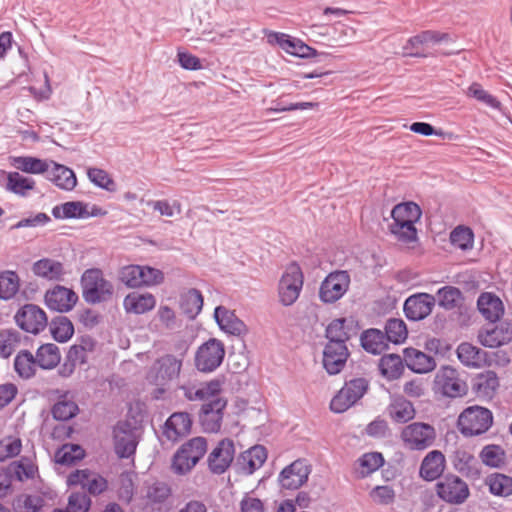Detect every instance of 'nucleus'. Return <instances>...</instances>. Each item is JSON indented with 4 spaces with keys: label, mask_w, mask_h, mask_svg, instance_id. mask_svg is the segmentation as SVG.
Segmentation results:
<instances>
[{
    "label": "nucleus",
    "mask_w": 512,
    "mask_h": 512,
    "mask_svg": "<svg viewBox=\"0 0 512 512\" xmlns=\"http://www.w3.org/2000/svg\"><path fill=\"white\" fill-rule=\"evenodd\" d=\"M119 277L126 286L139 287L142 285L160 283L163 279V274L158 269L139 265H128L121 269Z\"/></svg>",
    "instance_id": "nucleus-16"
},
{
    "label": "nucleus",
    "mask_w": 512,
    "mask_h": 512,
    "mask_svg": "<svg viewBox=\"0 0 512 512\" xmlns=\"http://www.w3.org/2000/svg\"><path fill=\"white\" fill-rule=\"evenodd\" d=\"M17 325L24 331L38 334L48 323L46 313L35 304L24 305L15 315Z\"/></svg>",
    "instance_id": "nucleus-17"
},
{
    "label": "nucleus",
    "mask_w": 512,
    "mask_h": 512,
    "mask_svg": "<svg viewBox=\"0 0 512 512\" xmlns=\"http://www.w3.org/2000/svg\"><path fill=\"white\" fill-rule=\"evenodd\" d=\"M9 469L14 479L20 482L33 478L36 472L34 463L28 458L13 462L9 465Z\"/></svg>",
    "instance_id": "nucleus-57"
},
{
    "label": "nucleus",
    "mask_w": 512,
    "mask_h": 512,
    "mask_svg": "<svg viewBox=\"0 0 512 512\" xmlns=\"http://www.w3.org/2000/svg\"><path fill=\"white\" fill-rule=\"evenodd\" d=\"M304 276L297 263H291L286 267L278 285L279 301L284 306H290L299 298L303 287Z\"/></svg>",
    "instance_id": "nucleus-9"
},
{
    "label": "nucleus",
    "mask_w": 512,
    "mask_h": 512,
    "mask_svg": "<svg viewBox=\"0 0 512 512\" xmlns=\"http://www.w3.org/2000/svg\"><path fill=\"white\" fill-rule=\"evenodd\" d=\"M207 442L204 437H194L184 443L175 453L172 470L179 475L188 473L204 456Z\"/></svg>",
    "instance_id": "nucleus-5"
},
{
    "label": "nucleus",
    "mask_w": 512,
    "mask_h": 512,
    "mask_svg": "<svg viewBox=\"0 0 512 512\" xmlns=\"http://www.w3.org/2000/svg\"><path fill=\"white\" fill-rule=\"evenodd\" d=\"M477 307L483 317L492 323L499 320L504 313V306L500 298L489 292L479 296Z\"/></svg>",
    "instance_id": "nucleus-30"
},
{
    "label": "nucleus",
    "mask_w": 512,
    "mask_h": 512,
    "mask_svg": "<svg viewBox=\"0 0 512 512\" xmlns=\"http://www.w3.org/2000/svg\"><path fill=\"white\" fill-rule=\"evenodd\" d=\"M224 358V346L217 339H209L203 343L195 354V366L201 372H212Z\"/></svg>",
    "instance_id": "nucleus-15"
},
{
    "label": "nucleus",
    "mask_w": 512,
    "mask_h": 512,
    "mask_svg": "<svg viewBox=\"0 0 512 512\" xmlns=\"http://www.w3.org/2000/svg\"><path fill=\"white\" fill-rule=\"evenodd\" d=\"M20 287V279L13 271H4L0 273V299H12Z\"/></svg>",
    "instance_id": "nucleus-51"
},
{
    "label": "nucleus",
    "mask_w": 512,
    "mask_h": 512,
    "mask_svg": "<svg viewBox=\"0 0 512 512\" xmlns=\"http://www.w3.org/2000/svg\"><path fill=\"white\" fill-rule=\"evenodd\" d=\"M347 319L339 318L334 319L326 328L327 343L330 344H346L350 339V334L347 326Z\"/></svg>",
    "instance_id": "nucleus-46"
},
{
    "label": "nucleus",
    "mask_w": 512,
    "mask_h": 512,
    "mask_svg": "<svg viewBox=\"0 0 512 512\" xmlns=\"http://www.w3.org/2000/svg\"><path fill=\"white\" fill-rule=\"evenodd\" d=\"M369 383L365 378H354L347 382L332 398L330 408L333 412L342 413L348 410L367 392Z\"/></svg>",
    "instance_id": "nucleus-10"
},
{
    "label": "nucleus",
    "mask_w": 512,
    "mask_h": 512,
    "mask_svg": "<svg viewBox=\"0 0 512 512\" xmlns=\"http://www.w3.org/2000/svg\"><path fill=\"white\" fill-rule=\"evenodd\" d=\"M438 303L445 309H453L461 299V291L453 286H445L438 290Z\"/></svg>",
    "instance_id": "nucleus-59"
},
{
    "label": "nucleus",
    "mask_w": 512,
    "mask_h": 512,
    "mask_svg": "<svg viewBox=\"0 0 512 512\" xmlns=\"http://www.w3.org/2000/svg\"><path fill=\"white\" fill-rule=\"evenodd\" d=\"M371 500L378 505H391L396 498L395 490L389 485L375 486L370 492Z\"/></svg>",
    "instance_id": "nucleus-60"
},
{
    "label": "nucleus",
    "mask_w": 512,
    "mask_h": 512,
    "mask_svg": "<svg viewBox=\"0 0 512 512\" xmlns=\"http://www.w3.org/2000/svg\"><path fill=\"white\" fill-rule=\"evenodd\" d=\"M156 305V299L151 293L137 291L129 293L123 301L127 313L144 314L152 310Z\"/></svg>",
    "instance_id": "nucleus-31"
},
{
    "label": "nucleus",
    "mask_w": 512,
    "mask_h": 512,
    "mask_svg": "<svg viewBox=\"0 0 512 512\" xmlns=\"http://www.w3.org/2000/svg\"><path fill=\"white\" fill-rule=\"evenodd\" d=\"M202 307L203 297L197 289H188L180 295V308L189 319H195Z\"/></svg>",
    "instance_id": "nucleus-40"
},
{
    "label": "nucleus",
    "mask_w": 512,
    "mask_h": 512,
    "mask_svg": "<svg viewBox=\"0 0 512 512\" xmlns=\"http://www.w3.org/2000/svg\"><path fill=\"white\" fill-rule=\"evenodd\" d=\"M78 300L74 291L64 286L57 285L45 294V303L51 310L57 312L70 311Z\"/></svg>",
    "instance_id": "nucleus-23"
},
{
    "label": "nucleus",
    "mask_w": 512,
    "mask_h": 512,
    "mask_svg": "<svg viewBox=\"0 0 512 512\" xmlns=\"http://www.w3.org/2000/svg\"><path fill=\"white\" fill-rule=\"evenodd\" d=\"M87 175L89 180L96 186L110 192L115 191V182L106 171L99 168H89L87 170Z\"/></svg>",
    "instance_id": "nucleus-61"
},
{
    "label": "nucleus",
    "mask_w": 512,
    "mask_h": 512,
    "mask_svg": "<svg viewBox=\"0 0 512 512\" xmlns=\"http://www.w3.org/2000/svg\"><path fill=\"white\" fill-rule=\"evenodd\" d=\"M36 359L28 350H21L14 359V369L19 377L29 379L35 375Z\"/></svg>",
    "instance_id": "nucleus-44"
},
{
    "label": "nucleus",
    "mask_w": 512,
    "mask_h": 512,
    "mask_svg": "<svg viewBox=\"0 0 512 512\" xmlns=\"http://www.w3.org/2000/svg\"><path fill=\"white\" fill-rule=\"evenodd\" d=\"M492 424V412L477 405L465 408L457 420V428L465 437L482 435L490 429Z\"/></svg>",
    "instance_id": "nucleus-4"
},
{
    "label": "nucleus",
    "mask_w": 512,
    "mask_h": 512,
    "mask_svg": "<svg viewBox=\"0 0 512 512\" xmlns=\"http://www.w3.org/2000/svg\"><path fill=\"white\" fill-rule=\"evenodd\" d=\"M457 356L462 364L479 368L486 363V352L470 343H461L457 348Z\"/></svg>",
    "instance_id": "nucleus-37"
},
{
    "label": "nucleus",
    "mask_w": 512,
    "mask_h": 512,
    "mask_svg": "<svg viewBox=\"0 0 512 512\" xmlns=\"http://www.w3.org/2000/svg\"><path fill=\"white\" fill-rule=\"evenodd\" d=\"M52 214L56 219L84 218L88 216L86 206L79 201L57 205L52 209Z\"/></svg>",
    "instance_id": "nucleus-45"
},
{
    "label": "nucleus",
    "mask_w": 512,
    "mask_h": 512,
    "mask_svg": "<svg viewBox=\"0 0 512 512\" xmlns=\"http://www.w3.org/2000/svg\"><path fill=\"white\" fill-rule=\"evenodd\" d=\"M20 342V334L14 329H6L0 332V356L8 358Z\"/></svg>",
    "instance_id": "nucleus-56"
},
{
    "label": "nucleus",
    "mask_w": 512,
    "mask_h": 512,
    "mask_svg": "<svg viewBox=\"0 0 512 512\" xmlns=\"http://www.w3.org/2000/svg\"><path fill=\"white\" fill-rule=\"evenodd\" d=\"M435 492L442 501L451 505H461L470 496L468 484L453 473H447L438 480Z\"/></svg>",
    "instance_id": "nucleus-7"
},
{
    "label": "nucleus",
    "mask_w": 512,
    "mask_h": 512,
    "mask_svg": "<svg viewBox=\"0 0 512 512\" xmlns=\"http://www.w3.org/2000/svg\"><path fill=\"white\" fill-rule=\"evenodd\" d=\"M50 330L54 339L59 342L68 341L74 333L73 324L65 316L55 318L50 324Z\"/></svg>",
    "instance_id": "nucleus-53"
},
{
    "label": "nucleus",
    "mask_w": 512,
    "mask_h": 512,
    "mask_svg": "<svg viewBox=\"0 0 512 512\" xmlns=\"http://www.w3.org/2000/svg\"><path fill=\"white\" fill-rule=\"evenodd\" d=\"M204 401L200 413V423L205 432L215 433L221 429L224 410V399L222 397V382L212 380L198 388L194 397Z\"/></svg>",
    "instance_id": "nucleus-1"
},
{
    "label": "nucleus",
    "mask_w": 512,
    "mask_h": 512,
    "mask_svg": "<svg viewBox=\"0 0 512 512\" xmlns=\"http://www.w3.org/2000/svg\"><path fill=\"white\" fill-rule=\"evenodd\" d=\"M35 187L32 178L25 177L18 172H10L7 177V189L17 195L26 196Z\"/></svg>",
    "instance_id": "nucleus-50"
},
{
    "label": "nucleus",
    "mask_w": 512,
    "mask_h": 512,
    "mask_svg": "<svg viewBox=\"0 0 512 512\" xmlns=\"http://www.w3.org/2000/svg\"><path fill=\"white\" fill-rule=\"evenodd\" d=\"M400 437L408 449L422 451L434 444L436 430L428 423L413 422L402 429Z\"/></svg>",
    "instance_id": "nucleus-8"
},
{
    "label": "nucleus",
    "mask_w": 512,
    "mask_h": 512,
    "mask_svg": "<svg viewBox=\"0 0 512 512\" xmlns=\"http://www.w3.org/2000/svg\"><path fill=\"white\" fill-rule=\"evenodd\" d=\"M67 484L69 486L80 485L93 495L104 492L108 486L107 480L103 476L88 469L72 472L67 478Z\"/></svg>",
    "instance_id": "nucleus-20"
},
{
    "label": "nucleus",
    "mask_w": 512,
    "mask_h": 512,
    "mask_svg": "<svg viewBox=\"0 0 512 512\" xmlns=\"http://www.w3.org/2000/svg\"><path fill=\"white\" fill-rule=\"evenodd\" d=\"M34 357L37 365L42 369H53L61 360L60 350L58 346L53 343L41 345L37 349Z\"/></svg>",
    "instance_id": "nucleus-42"
},
{
    "label": "nucleus",
    "mask_w": 512,
    "mask_h": 512,
    "mask_svg": "<svg viewBox=\"0 0 512 512\" xmlns=\"http://www.w3.org/2000/svg\"><path fill=\"white\" fill-rule=\"evenodd\" d=\"M435 305V297L428 293L409 296L404 303V313L409 320L419 321L426 318Z\"/></svg>",
    "instance_id": "nucleus-22"
},
{
    "label": "nucleus",
    "mask_w": 512,
    "mask_h": 512,
    "mask_svg": "<svg viewBox=\"0 0 512 512\" xmlns=\"http://www.w3.org/2000/svg\"><path fill=\"white\" fill-rule=\"evenodd\" d=\"M91 500L85 492H75L69 496L68 512H88Z\"/></svg>",
    "instance_id": "nucleus-64"
},
{
    "label": "nucleus",
    "mask_w": 512,
    "mask_h": 512,
    "mask_svg": "<svg viewBox=\"0 0 512 512\" xmlns=\"http://www.w3.org/2000/svg\"><path fill=\"white\" fill-rule=\"evenodd\" d=\"M478 339L483 346L490 348L505 345L512 340V325L501 323L487 326L479 331Z\"/></svg>",
    "instance_id": "nucleus-24"
},
{
    "label": "nucleus",
    "mask_w": 512,
    "mask_h": 512,
    "mask_svg": "<svg viewBox=\"0 0 512 512\" xmlns=\"http://www.w3.org/2000/svg\"><path fill=\"white\" fill-rule=\"evenodd\" d=\"M451 39L448 33H442L434 30H425L410 37L403 47L404 55L416 58H424L426 54L420 52V47L428 44H438L447 42Z\"/></svg>",
    "instance_id": "nucleus-19"
},
{
    "label": "nucleus",
    "mask_w": 512,
    "mask_h": 512,
    "mask_svg": "<svg viewBox=\"0 0 512 512\" xmlns=\"http://www.w3.org/2000/svg\"><path fill=\"white\" fill-rule=\"evenodd\" d=\"M171 497V488L165 482L147 484L141 491L138 506L144 512H161Z\"/></svg>",
    "instance_id": "nucleus-11"
},
{
    "label": "nucleus",
    "mask_w": 512,
    "mask_h": 512,
    "mask_svg": "<svg viewBox=\"0 0 512 512\" xmlns=\"http://www.w3.org/2000/svg\"><path fill=\"white\" fill-rule=\"evenodd\" d=\"M403 355L406 366L415 373L425 374L436 367L435 359L418 349L405 348Z\"/></svg>",
    "instance_id": "nucleus-28"
},
{
    "label": "nucleus",
    "mask_w": 512,
    "mask_h": 512,
    "mask_svg": "<svg viewBox=\"0 0 512 512\" xmlns=\"http://www.w3.org/2000/svg\"><path fill=\"white\" fill-rule=\"evenodd\" d=\"M434 392L449 398L461 397L466 394L467 386L459 378L456 369L450 366L441 367L434 379Z\"/></svg>",
    "instance_id": "nucleus-12"
},
{
    "label": "nucleus",
    "mask_w": 512,
    "mask_h": 512,
    "mask_svg": "<svg viewBox=\"0 0 512 512\" xmlns=\"http://www.w3.org/2000/svg\"><path fill=\"white\" fill-rule=\"evenodd\" d=\"M248 334L246 324L235 315L234 311L226 310V345L231 343L233 338H241Z\"/></svg>",
    "instance_id": "nucleus-49"
},
{
    "label": "nucleus",
    "mask_w": 512,
    "mask_h": 512,
    "mask_svg": "<svg viewBox=\"0 0 512 512\" xmlns=\"http://www.w3.org/2000/svg\"><path fill=\"white\" fill-rule=\"evenodd\" d=\"M79 412V407L74 400L73 395L65 392L59 396L58 400L52 407V415L60 421H67L75 417Z\"/></svg>",
    "instance_id": "nucleus-38"
},
{
    "label": "nucleus",
    "mask_w": 512,
    "mask_h": 512,
    "mask_svg": "<svg viewBox=\"0 0 512 512\" xmlns=\"http://www.w3.org/2000/svg\"><path fill=\"white\" fill-rule=\"evenodd\" d=\"M11 164L18 170L30 174H42L49 171L50 161L32 156L13 157Z\"/></svg>",
    "instance_id": "nucleus-41"
},
{
    "label": "nucleus",
    "mask_w": 512,
    "mask_h": 512,
    "mask_svg": "<svg viewBox=\"0 0 512 512\" xmlns=\"http://www.w3.org/2000/svg\"><path fill=\"white\" fill-rule=\"evenodd\" d=\"M383 333L388 343L399 344L407 338V327L403 320L391 318L386 322Z\"/></svg>",
    "instance_id": "nucleus-52"
},
{
    "label": "nucleus",
    "mask_w": 512,
    "mask_h": 512,
    "mask_svg": "<svg viewBox=\"0 0 512 512\" xmlns=\"http://www.w3.org/2000/svg\"><path fill=\"white\" fill-rule=\"evenodd\" d=\"M310 472L311 469L307 462L297 459L281 471L278 481L282 488L296 490L307 482Z\"/></svg>",
    "instance_id": "nucleus-18"
},
{
    "label": "nucleus",
    "mask_w": 512,
    "mask_h": 512,
    "mask_svg": "<svg viewBox=\"0 0 512 512\" xmlns=\"http://www.w3.org/2000/svg\"><path fill=\"white\" fill-rule=\"evenodd\" d=\"M387 414L396 423H407L415 417L413 404L404 397H396L387 407Z\"/></svg>",
    "instance_id": "nucleus-35"
},
{
    "label": "nucleus",
    "mask_w": 512,
    "mask_h": 512,
    "mask_svg": "<svg viewBox=\"0 0 512 512\" xmlns=\"http://www.w3.org/2000/svg\"><path fill=\"white\" fill-rule=\"evenodd\" d=\"M384 464L383 455L379 452H369L359 457L353 466L358 479H363L378 470Z\"/></svg>",
    "instance_id": "nucleus-34"
},
{
    "label": "nucleus",
    "mask_w": 512,
    "mask_h": 512,
    "mask_svg": "<svg viewBox=\"0 0 512 512\" xmlns=\"http://www.w3.org/2000/svg\"><path fill=\"white\" fill-rule=\"evenodd\" d=\"M83 297L89 303L106 301L113 294V285L103 277L98 268L86 270L81 278Z\"/></svg>",
    "instance_id": "nucleus-6"
},
{
    "label": "nucleus",
    "mask_w": 512,
    "mask_h": 512,
    "mask_svg": "<svg viewBox=\"0 0 512 512\" xmlns=\"http://www.w3.org/2000/svg\"><path fill=\"white\" fill-rule=\"evenodd\" d=\"M50 163L51 166L49 171H47V178L60 189L67 191L73 190L77 184L73 170L54 161H50Z\"/></svg>",
    "instance_id": "nucleus-33"
},
{
    "label": "nucleus",
    "mask_w": 512,
    "mask_h": 512,
    "mask_svg": "<svg viewBox=\"0 0 512 512\" xmlns=\"http://www.w3.org/2000/svg\"><path fill=\"white\" fill-rule=\"evenodd\" d=\"M139 442L138 430L128 422H119L113 429V444L119 458H131Z\"/></svg>",
    "instance_id": "nucleus-14"
},
{
    "label": "nucleus",
    "mask_w": 512,
    "mask_h": 512,
    "mask_svg": "<svg viewBox=\"0 0 512 512\" xmlns=\"http://www.w3.org/2000/svg\"><path fill=\"white\" fill-rule=\"evenodd\" d=\"M467 95L494 109H498L501 105L493 95L484 90L478 83H473L469 86Z\"/></svg>",
    "instance_id": "nucleus-62"
},
{
    "label": "nucleus",
    "mask_w": 512,
    "mask_h": 512,
    "mask_svg": "<svg viewBox=\"0 0 512 512\" xmlns=\"http://www.w3.org/2000/svg\"><path fill=\"white\" fill-rule=\"evenodd\" d=\"M450 240L461 250H468L473 246L474 235L470 228L458 226L451 232Z\"/></svg>",
    "instance_id": "nucleus-58"
},
{
    "label": "nucleus",
    "mask_w": 512,
    "mask_h": 512,
    "mask_svg": "<svg viewBox=\"0 0 512 512\" xmlns=\"http://www.w3.org/2000/svg\"><path fill=\"white\" fill-rule=\"evenodd\" d=\"M349 351L346 344L327 343L323 351V365L330 375L338 374L345 366Z\"/></svg>",
    "instance_id": "nucleus-26"
},
{
    "label": "nucleus",
    "mask_w": 512,
    "mask_h": 512,
    "mask_svg": "<svg viewBox=\"0 0 512 512\" xmlns=\"http://www.w3.org/2000/svg\"><path fill=\"white\" fill-rule=\"evenodd\" d=\"M421 214L420 207L414 202L397 204L391 211L393 222L389 225L390 233L402 243L416 241L415 223L420 219Z\"/></svg>",
    "instance_id": "nucleus-3"
},
{
    "label": "nucleus",
    "mask_w": 512,
    "mask_h": 512,
    "mask_svg": "<svg viewBox=\"0 0 512 512\" xmlns=\"http://www.w3.org/2000/svg\"><path fill=\"white\" fill-rule=\"evenodd\" d=\"M84 457V450L76 444H65L55 454L56 462L71 465Z\"/></svg>",
    "instance_id": "nucleus-54"
},
{
    "label": "nucleus",
    "mask_w": 512,
    "mask_h": 512,
    "mask_svg": "<svg viewBox=\"0 0 512 512\" xmlns=\"http://www.w3.org/2000/svg\"><path fill=\"white\" fill-rule=\"evenodd\" d=\"M403 360L404 358L394 353L382 356L379 360L381 374L389 380L399 378L404 369Z\"/></svg>",
    "instance_id": "nucleus-43"
},
{
    "label": "nucleus",
    "mask_w": 512,
    "mask_h": 512,
    "mask_svg": "<svg viewBox=\"0 0 512 512\" xmlns=\"http://www.w3.org/2000/svg\"><path fill=\"white\" fill-rule=\"evenodd\" d=\"M192 420L186 412H175L165 422L163 435L172 442L188 435Z\"/></svg>",
    "instance_id": "nucleus-27"
},
{
    "label": "nucleus",
    "mask_w": 512,
    "mask_h": 512,
    "mask_svg": "<svg viewBox=\"0 0 512 512\" xmlns=\"http://www.w3.org/2000/svg\"><path fill=\"white\" fill-rule=\"evenodd\" d=\"M363 349L372 354H381L388 348V341L384 333L379 329H368L361 335Z\"/></svg>",
    "instance_id": "nucleus-39"
},
{
    "label": "nucleus",
    "mask_w": 512,
    "mask_h": 512,
    "mask_svg": "<svg viewBox=\"0 0 512 512\" xmlns=\"http://www.w3.org/2000/svg\"><path fill=\"white\" fill-rule=\"evenodd\" d=\"M499 386L495 372L487 371L474 378L472 389L479 398L491 399Z\"/></svg>",
    "instance_id": "nucleus-36"
},
{
    "label": "nucleus",
    "mask_w": 512,
    "mask_h": 512,
    "mask_svg": "<svg viewBox=\"0 0 512 512\" xmlns=\"http://www.w3.org/2000/svg\"><path fill=\"white\" fill-rule=\"evenodd\" d=\"M22 448L19 438L8 436L0 440V461L17 456Z\"/></svg>",
    "instance_id": "nucleus-63"
},
{
    "label": "nucleus",
    "mask_w": 512,
    "mask_h": 512,
    "mask_svg": "<svg viewBox=\"0 0 512 512\" xmlns=\"http://www.w3.org/2000/svg\"><path fill=\"white\" fill-rule=\"evenodd\" d=\"M228 350L227 368L231 372L228 380L232 392H241L250 386L254 389V383L250 382L249 376L245 373L249 358L244 339L233 338L231 343L226 345Z\"/></svg>",
    "instance_id": "nucleus-2"
},
{
    "label": "nucleus",
    "mask_w": 512,
    "mask_h": 512,
    "mask_svg": "<svg viewBox=\"0 0 512 512\" xmlns=\"http://www.w3.org/2000/svg\"><path fill=\"white\" fill-rule=\"evenodd\" d=\"M350 282L347 271L339 270L329 273L320 285V300L324 303H335L348 291Z\"/></svg>",
    "instance_id": "nucleus-13"
},
{
    "label": "nucleus",
    "mask_w": 512,
    "mask_h": 512,
    "mask_svg": "<svg viewBox=\"0 0 512 512\" xmlns=\"http://www.w3.org/2000/svg\"><path fill=\"white\" fill-rule=\"evenodd\" d=\"M446 468V458L439 450H432L428 452L423 458L419 475L425 481L440 480Z\"/></svg>",
    "instance_id": "nucleus-25"
},
{
    "label": "nucleus",
    "mask_w": 512,
    "mask_h": 512,
    "mask_svg": "<svg viewBox=\"0 0 512 512\" xmlns=\"http://www.w3.org/2000/svg\"><path fill=\"white\" fill-rule=\"evenodd\" d=\"M181 369V361L173 355H165L152 365L148 379L155 384H163L177 377Z\"/></svg>",
    "instance_id": "nucleus-21"
},
{
    "label": "nucleus",
    "mask_w": 512,
    "mask_h": 512,
    "mask_svg": "<svg viewBox=\"0 0 512 512\" xmlns=\"http://www.w3.org/2000/svg\"><path fill=\"white\" fill-rule=\"evenodd\" d=\"M450 460L453 468L461 475L472 478L479 475L476 458L465 448H457Z\"/></svg>",
    "instance_id": "nucleus-29"
},
{
    "label": "nucleus",
    "mask_w": 512,
    "mask_h": 512,
    "mask_svg": "<svg viewBox=\"0 0 512 512\" xmlns=\"http://www.w3.org/2000/svg\"><path fill=\"white\" fill-rule=\"evenodd\" d=\"M489 490L493 495L508 497L512 495V477L501 473L491 474L487 478Z\"/></svg>",
    "instance_id": "nucleus-48"
},
{
    "label": "nucleus",
    "mask_w": 512,
    "mask_h": 512,
    "mask_svg": "<svg viewBox=\"0 0 512 512\" xmlns=\"http://www.w3.org/2000/svg\"><path fill=\"white\" fill-rule=\"evenodd\" d=\"M479 457L486 466L500 468L505 464L506 452L500 445L489 444L482 448Z\"/></svg>",
    "instance_id": "nucleus-47"
},
{
    "label": "nucleus",
    "mask_w": 512,
    "mask_h": 512,
    "mask_svg": "<svg viewBox=\"0 0 512 512\" xmlns=\"http://www.w3.org/2000/svg\"><path fill=\"white\" fill-rule=\"evenodd\" d=\"M33 273L49 281H61L66 274L64 265L51 258H43L36 261L32 266Z\"/></svg>",
    "instance_id": "nucleus-32"
},
{
    "label": "nucleus",
    "mask_w": 512,
    "mask_h": 512,
    "mask_svg": "<svg viewBox=\"0 0 512 512\" xmlns=\"http://www.w3.org/2000/svg\"><path fill=\"white\" fill-rule=\"evenodd\" d=\"M146 205L165 217H174L182 212L181 204L177 200H148Z\"/></svg>",
    "instance_id": "nucleus-55"
}]
</instances>
